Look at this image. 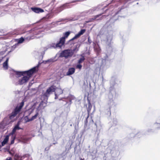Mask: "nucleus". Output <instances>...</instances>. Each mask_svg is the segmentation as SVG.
I'll list each match as a JSON object with an SVG mask.
<instances>
[{
  "label": "nucleus",
  "mask_w": 160,
  "mask_h": 160,
  "mask_svg": "<svg viewBox=\"0 0 160 160\" xmlns=\"http://www.w3.org/2000/svg\"><path fill=\"white\" fill-rule=\"evenodd\" d=\"M113 28L112 24H109L108 22H107L99 33V35L101 38H105L106 50L107 54H110L112 51Z\"/></svg>",
  "instance_id": "f257e3e1"
},
{
  "label": "nucleus",
  "mask_w": 160,
  "mask_h": 160,
  "mask_svg": "<svg viewBox=\"0 0 160 160\" xmlns=\"http://www.w3.org/2000/svg\"><path fill=\"white\" fill-rule=\"evenodd\" d=\"M120 82V81L116 76L112 77L110 80V92L108 94V104L109 107L108 112L107 113L108 114L111 115V108L116 106V104L113 100V98L116 94L115 88L118 86Z\"/></svg>",
  "instance_id": "f03ea898"
},
{
  "label": "nucleus",
  "mask_w": 160,
  "mask_h": 160,
  "mask_svg": "<svg viewBox=\"0 0 160 160\" xmlns=\"http://www.w3.org/2000/svg\"><path fill=\"white\" fill-rule=\"evenodd\" d=\"M38 66V65L28 70L24 71L14 70V72L18 78V81L15 82V85H22L27 83L33 74L37 70Z\"/></svg>",
  "instance_id": "7ed1b4c3"
},
{
  "label": "nucleus",
  "mask_w": 160,
  "mask_h": 160,
  "mask_svg": "<svg viewBox=\"0 0 160 160\" xmlns=\"http://www.w3.org/2000/svg\"><path fill=\"white\" fill-rule=\"evenodd\" d=\"M24 102H22L19 105H18L12 113L10 115L9 117L10 119H12L19 113L21 109L24 105Z\"/></svg>",
  "instance_id": "20e7f679"
},
{
  "label": "nucleus",
  "mask_w": 160,
  "mask_h": 160,
  "mask_svg": "<svg viewBox=\"0 0 160 160\" xmlns=\"http://www.w3.org/2000/svg\"><path fill=\"white\" fill-rule=\"evenodd\" d=\"M73 54L71 51V49H67L63 50L59 54V57L64 58L67 59L72 57Z\"/></svg>",
  "instance_id": "39448f33"
},
{
  "label": "nucleus",
  "mask_w": 160,
  "mask_h": 160,
  "mask_svg": "<svg viewBox=\"0 0 160 160\" xmlns=\"http://www.w3.org/2000/svg\"><path fill=\"white\" fill-rule=\"evenodd\" d=\"M20 124V122L18 121L17 124L14 127L12 132L9 133V135H11V141L10 143L11 144H13L14 143V140L16 139V136L14 135V134L15 133L16 131L22 129V128H20L19 127Z\"/></svg>",
  "instance_id": "423d86ee"
},
{
  "label": "nucleus",
  "mask_w": 160,
  "mask_h": 160,
  "mask_svg": "<svg viewBox=\"0 0 160 160\" xmlns=\"http://www.w3.org/2000/svg\"><path fill=\"white\" fill-rule=\"evenodd\" d=\"M55 87L53 86H51L48 88L44 94V95L47 97H48L50 94H52L53 92L55 91Z\"/></svg>",
  "instance_id": "0eeeda50"
},
{
  "label": "nucleus",
  "mask_w": 160,
  "mask_h": 160,
  "mask_svg": "<svg viewBox=\"0 0 160 160\" xmlns=\"http://www.w3.org/2000/svg\"><path fill=\"white\" fill-rule=\"evenodd\" d=\"M85 31L86 30L84 29H81L78 34H76L69 41L68 43H70L74 40L78 38L80 36L82 35L85 32Z\"/></svg>",
  "instance_id": "6e6552de"
},
{
  "label": "nucleus",
  "mask_w": 160,
  "mask_h": 160,
  "mask_svg": "<svg viewBox=\"0 0 160 160\" xmlns=\"http://www.w3.org/2000/svg\"><path fill=\"white\" fill-rule=\"evenodd\" d=\"M64 38H60L58 42L56 43V47L57 48H61L62 47L64 46L65 43Z\"/></svg>",
  "instance_id": "1a4fd4ad"
},
{
  "label": "nucleus",
  "mask_w": 160,
  "mask_h": 160,
  "mask_svg": "<svg viewBox=\"0 0 160 160\" xmlns=\"http://www.w3.org/2000/svg\"><path fill=\"white\" fill-rule=\"evenodd\" d=\"M104 58L100 60V61L101 63L100 65V68H101L102 67L105 65L106 64L107 61H108L107 54L106 55Z\"/></svg>",
  "instance_id": "9d476101"
},
{
  "label": "nucleus",
  "mask_w": 160,
  "mask_h": 160,
  "mask_svg": "<svg viewBox=\"0 0 160 160\" xmlns=\"http://www.w3.org/2000/svg\"><path fill=\"white\" fill-rule=\"evenodd\" d=\"M63 92V91L60 88H57L56 89L55 92V98L56 99L58 98V96L60 94H62Z\"/></svg>",
  "instance_id": "9b49d317"
},
{
  "label": "nucleus",
  "mask_w": 160,
  "mask_h": 160,
  "mask_svg": "<svg viewBox=\"0 0 160 160\" xmlns=\"http://www.w3.org/2000/svg\"><path fill=\"white\" fill-rule=\"evenodd\" d=\"M80 46V44L79 43H77L74 46L73 49H71L73 54L74 53H77L79 51Z\"/></svg>",
  "instance_id": "f8f14e48"
},
{
  "label": "nucleus",
  "mask_w": 160,
  "mask_h": 160,
  "mask_svg": "<svg viewBox=\"0 0 160 160\" xmlns=\"http://www.w3.org/2000/svg\"><path fill=\"white\" fill-rule=\"evenodd\" d=\"M32 10L36 13H39L44 12V10L42 8H32Z\"/></svg>",
  "instance_id": "ddd939ff"
},
{
  "label": "nucleus",
  "mask_w": 160,
  "mask_h": 160,
  "mask_svg": "<svg viewBox=\"0 0 160 160\" xmlns=\"http://www.w3.org/2000/svg\"><path fill=\"white\" fill-rule=\"evenodd\" d=\"M152 125V127L155 129H160V122H156Z\"/></svg>",
  "instance_id": "4468645a"
},
{
  "label": "nucleus",
  "mask_w": 160,
  "mask_h": 160,
  "mask_svg": "<svg viewBox=\"0 0 160 160\" xmlns=\"http://www.w3.org/2000/svg\"><path fill=\"white\" fill-rule=\"evenodd\" d=\"M56 56L54 57L51 58L49 59H48L46 61H45L44 62L45 63H52L56 61L57 60L56 59Z\"/></svg>",
  "instance_id": "2eb2a0df"
},
{
  "label": "nucleus",
  "mask_w": 160,
  "mask_h": 160,
  "mask_svg": "<svg viewBox=\"0 0 160 160\" xmlns=\"http://www.w3.org/2000/svg\"><path fill=\"white\" fill-rule=\"evenodd\" d=\"M98 8L97 7H93L89 10L86 11V13L88 14H93L94 13V12L96 11L97 10Z\"/></svg>",
  "instance_id": "dca6fc26"
},
{
  "label": "nucleus",
  "mask_w": 160,
  "mask_h": 160,
  "mask_svg": "<svg viewBox=\"0 0 160 160\" xmlns=\"http://www.w3.org/2000/svg\"><path fill=\"white\" fill-rule=\"evenodd\" d=\"M75 71V69L74 68H72L68 69V72L66 73L67 75L69 76L73 74Z\"/></svg>",
  "instance_id": "f3484780"
},
{
  "label": "nucleus",
  "mask_w": 160,
  "mask_h": 160,
  "mask_svg": "<svg viewBox=\"0 0 160 160\" xmlns=\"http://www.w3.org/2000/svg\"><path fill=\"white\" fill-rule=\"evenodd\" d=\"M9 58H7V59L4 62L3 64V66L5 70L7 69H8V62L9 60Z\"/></svg>",
  "instance_id": "a211bd4d"
},
{
  "label": "nucleus",
  "mask_w": 160,
  "mask_h": 160,
  "mask_svg": "<svg viewBox=\"0 0 160 160\" xmlns=\"http://www.w3.org/2000/svg\"><path fill=\"white\" fill-rule=\"evenodd\" d=\"M151 126V128H148L147 130L146 133L147 134L153 133L154 132L155 130L152 127V125H150Z\"/></svg>",
  "instance_id": "6ab92c4d"
},
{
  "label": "nucleus",
  "mask_w": 160,
  "mask_h": 160,
  "mask_svg": "<svg viewBox=\"0 0 160 160\" xmlns=\"http://www.w3.org/2000/svg\"><path fill=\"white\" fill-rule=\"evenodd\" d=\"M39 115V113H38V110L37 109L36 112V113L35 114L33 115L32 118H31V120H32V121H33L35 119H36L38 116Z\"/></svg>",
  "instance_id": "aec40b11"
},
{
  "label": "nucleus",
  "mask_w": 160,
  "mask_h": 160,
  "mask_svg": "<svg viewBox=\"0 0 160 160\" xmlns=\"http://www.w3.org/2000/svg\"><path fill=\"white\" fill-rule=\"evenodd\" d=\"M81 57L78 61V64H81V63H82L85 59L84 56H82V55H81Z\"/></svg>",
  "instance_id": "412c9836"
},
{
  "label": "nucleus",
  "mask_w": 160,
  "mask_h": 160,
  "mask_svg": "<svg viewBox=\"0 0 160 160\" xmlns=\"http://www.w3.org/2000/svg\"><path fill=\"white\" fill-rule=\"evenodd\" d=\"M24 41V39L23 37H22L18 39L17 42L16 43L18 44V46L19 44L22 43Z\"/></svg>",
  "instance_id": "4be33fe9"
},
{
  "label": "nucleus",
  "mask_w": 160,
  "mask_h": 160,
  "mask_svg": "<svg viewBox=\"0 0 160 160\" xmlns=\"http://www.w3.org/2000/svg\"><path fill=\"white\" fill-rule=\"evenodd\" d=\"M102 14H99V15H96L94 16L93 18H90L88 21H87V22H92L95 19L98 18Z\"/></svg>",
  "instance_id": "5701e85b"
},
{
  "label": "nucleus",
  "mask_w": 160,
  "mask_h": 160,
  "mask_svg": "<svg viewBox=\"0 0 160 160\" xmlns=\"http://www.w3.org/2000/svg\"><path fill=\"white\" fill-rule=\"evenodd\" d=\"M18 46V44H17L16 43H15L13 46L11 47V50L9 52H10L14 50L15 48Z\"/></svg>",
  "instance_id": "b1692460"
},
{
  "label": "nucleus",
  "mask_w": 160,
  "mask_h": 160,
  "mask_svg": "<svg viewBox=\"0 0 160 160\" xmlns=\"http://www.w3.org/2000/svg\"><path fill=\"white\" fill-rule=\"evenodd\" d=\"M70 33L71 32L70 31H68L64 33V37H62V38H64V41H65V38H67L69 36Z\"/></svg>",
  "instance_id": "393cba45"
},
{
  "label": "nucleus",
  "mask_w": 160,
  "mask_h": 160,
  "mask_svg": "<svg viewBox=\"0 0 160 160\" xmlns=\"http://www.w3.org/2000/svg\"><path fill=\"white\" fill-rule=\"evenodd\" d=\"M24 120L25 121V123H27L28 122L32 121L31 118H29L28 116H26L24 117Z\"/></svg>",
  "instance_id": "a878e982"
},
{
  "label": "nucleus",
  "mask_w": 160,
  "mask_h": 160,
  "mask_svg": "<svg viewBox=\"0 0 160 160\" xmlns=\"http://www.w3.org/2000/svg\"><path fill=\"white\" fill-rule=\"evenodd\" d=\"M56 45V44H55L54 43H52L50 45L49 48H57Z\"/></svg>",
  "instance_id": "bb28decb"
},
{
  "label": "nucleus",
  "mask_w": 160,
  "mask_h": 160,
  "mask_svg": "<svg viewBox=\"0 0 160 160\" xmlns=\"http://www.w3.org/2000/svg\"><path fill=\"white\" fill-rule=\"evenodd\" d=\"M11 135H10L9 134V135H8L6 136L5 138H4L3 141H4L5 142H8L9 138V136H10Z\"/></svg>",
  "instance_id": "cd10ccee"
},
{
  "label": "nucleus",
  "mask_w": 160,
  "mask_h": 160,
  "mask_svg": "<svg viewBox=\"0 0 160 160\" xmlns=\"http://www.w3.org/2000/svg\"><path fill=\"white\" fill-rule=\"evenodd\" d=\"M11 135H10L9 134V135H8L6 136L5 138H4L3 141H4L5 142H8L9 138V136H10Z\"/></svg>",
  "instance_id": "c85d7f7f"
},
{
  "label": "nucleus",
  "mask_w": 160,
  "mask_h": 160,
  "mask_svg": "<svg viewBox=\"0 0 160 160\" xmlns=\"http://www.w3.org/2000/svg\"><path fill=\"white\" fill-rule=\"evenodd\" d=\"M66 6V5L64 4L62 5V6L60 7L59 8V10L60 12L61 11L63 10L65 8V7Z\"/></svg>",
  "instance_id": "c756f323"
},
{
  "label": "nucleus",
  "mask_w": 160,
  "mask_h": 160,
  "mask_svg": "<svg viewBox=\"0 0 160 160\" xmlns=\"http://www.w3.org/2000/svg\"><path fill=\"white\" fill-rule=\"evenodd\" d=\"M94 49L96 50L98 52H99L100 51V48L99 46H96L95 47H94Z\"/></svg>",
  "instance_id": "7c9ffc66"
},
{
  "label": "nucleus",
  "mask_w": 160,
  "mask_h": 160,
  "mask_svg": "<svg viewBox=\"0 0 160 160\" xmlns=\"http://www.w3.org/2000/svg\"><path fill=\"white\" fill-rule=\"evenodd\" d=\"M7 143V142H4V141L3 140V141L1 142V145L0 144V149L2 147L5 145Z\"/></svg>",
  "instance_id": "2f4dec72"
},
{
  "label": "nucleus",
  "mask_w": 160,
  "mask_h": 160,
  "mask_svg": "<svg viewBox=\"0 0 160 160\" xmlns=\"http://www.w3.org/2000/svg\"><path fill=\"white\" fill-rule=\"evenodd\" d=\"M7 143V142H4V141L3 140V141L1 142V145L0 144V149L2 147L5 145Z\"/></svg>",
  "instance_id": "473e14b6"
},
{
  "label": "nucleus",
  "mask_w": 160,
  "mask_h": 160,
  "mask_svg": "<svg viewBox=\"0 0 160 160\" xmlns=\"http://www.w3.org/2000/svg\"><path fill=\"white\" fill-rule=\"evenodd\" d=\"M76 67L80 69H81L82 68V65L80 64H78L77 65Z\"/></svg>",
  "instance_id": "72a5a7b5"
},
{
  "label": "nucleus",
  "mask_w": 160,
  "mask_h": 160,
  "mask_svg": "<svg viewBox=\"0 0 160 160\" xmlns=\"http://www.w3.org/2000/svg\"><path fill=\"white\" fill-rule=\"evenodd\" d=\"M15 157L18 159V160H21L22 159V157H21L18 155H16Z\"/></svg>",
  "instance_id": "f704fd0d"
},
{
  "label": "nucleus",
  "mask_w": 160,
  "mask_h": 160,
  "mask_svg": "<svg viewBox=\"0 0 160 160\" xmlns=\"http://www.w3.org/2000/svg\"><path fill=\"white\" fill-rule=\"evenodd\" d=\"M88 42L89 43V44H90L91 43L92 41L90 39V37H89L88 38Z\"/></svg>",
  "instance_id": "c9c22d12"
},
{
  "label": "nucleus",
  "mask_w": 160,
  "mask_h": 160,
  "mask_svg": "<svg viewBox=\"0 0 160 160\" xmlns=\"http://www.w3.org/2000/svg\"><path fill=\"white\" fill-rule=\"evenodd\" d=\"M113 122H114V123L115 124V125H116L117 124V122H118V121H117V120L116 119H113Z\"/></svg>",
  "instance_id": "e433bc0d"
},
{
  "label": "nucleus",
  "mask_w": 160,
  "mask_h": 160,
  "mask_svg": "<svg viewBox=\"0 0 160 160\" xmlns=\"http://www.w3.org/2000/svg\"><path fill=\"white\" fill-rule=\"evenodd\" d=\"M6 51V50L4 51H0V55H2V54H4Z\"/></svg>",
  "instance_id": "4c0bfd02"
},
{
  "label": "nucleus",
  "mask_w": 160,
  "mask_h": 160,
  "mask_svg": "<svg viewBox=\"0 0 160 160\" xmlns=\"http://www.w3.org/2000/svg\"><path fill=\"white\" fill-rule=\"evenodd\" d=\"M89 117V115H88V116H87V118H86V120L85 121V123H86L88 122V118Z\"/></svg>",
  "instance_id": "58836bf2"
},
{
  "label": "nucleus",
  "mask_w": 160,
  "mask_h": 160,
  "mask_svg": "<svg viewBox=\"0 0 160 160\" xmlns=\"http://www.w3.org/2000/svg\"><path fill=\"white\" fill-rule=\"evenodd\" d=\"M5 160H12V158L10 157H8Z\"/></svg>",
  "instance_id": "ea45409f"
},
{
  "label": "nucleus",
  "mask_w": 160,
  "mask_h": 160,
  "mask_svg": "<svg viewBox=\"0 0 160 160\" xmlns=\"http://www.w3.org/2000/svg\"><path fill=\"white\" fill-rule=\"evenodd\" d=\"M50 148L49 147H47L45 148V151H48L49 149Z\"/></svg>",
  "instance_id": "a19ab883"
},
{
  "label": "nucleus",
  "mask_w": 160,
  "mask_h": 160,
  "mask_svg": "<svg viewBox=\"0 0 160 160\" xmlns=\"http://www.w3.org/2000/svg\"><path fill=\"white\" fill-rule=\"evenodd\" d=\"M104 17H106V15H103V16H102V17H101V18L100 19H98L97 20H101L102 19V18H103Z\"/></svg>",
  "instance_id": "79ce46f5"
},
{
  "label": "nucleus",
  "mask_w": 160,
  "mask_h": 160,
  "mask_svg": "<svg viewBox=\"0 0 160 160\" xmlns=\"http://www.w3.org/2000/svg\"><path fill=\"white\" fill-rule=\"evenodd\" d=\"M4 58L3 57H0V63L1 62V61H2V59H3Z\"/></svg>",
  "instance_id": "37998d69"
},
{
  "label": "nucleus",
  "mask_w": 160,
  "mask_h": 160,
  "mask_svg": "<svg viewBox=\"0 0 160 160\" xmlns=\"http://www.w3.org/2000/svg\"><path fill=\"white\" fill-rule=\"evenodd\" d=\"M121 9H120V10L119 11H118V12H117L116 13V14H118L119 13V12H121Z\"/></svg>",
  "instance_id": "c03bdc74"
},
{
  "label": "nucleus",
  "mask_w": 160,
  "mask_h": 160,
  "mask_svg": "<svg viewBox=\"0 0 160 160\" xmlns=\"http://www.w3.org/2000/svg\"><path fill=\"white\" fill-rule=\"evenodd\" d=\"M38 33H36V34H39V33H41V32H40V31H38Z\"/></svg>",
  "instance_id": "a18cd8bd"
},
{
  "label": "nucleus",
  "mask_w": 160,
  "mask_h": 160,
  "mask_svg": "<svg viewBox=\"0 0 160 160\" xmlns=\"http://www.w3.org/2000/svg\"><path fill=\"white\" fill-rule=\"evenodd\" d=\"M57 143V142H54V143H53L52 144H56Z\"/></svg>",
  "instance_id": "49530a36"
},
{
  "label": "nucleus",
  "mask_w": 160,
  "mask_h": 160,
  "mask_svg": "<svg viewBox=\"0 0 160 160\" xmlns=\"http://www.w3.org/2000/svg\"><path fill=\"white\" fill-rule=\"evenodd\" d=\"M52 146V144H51L49 146V148H50V147Z\"/></svg>",
  "instance_id": "de8ad7c7"
},
{
  "label": "nucleus",
  "mask_w": 160,
  "mask_h": 160,
  "mask_svg": "<svg viewBox=\"0 0 160 160\" xmlns=\"http://www.w3.org/2000/svg\"><path fill=\"white\" fill-rule=\"evenodd\" d=\"M80 160H84V159H82V158H80Z\"/></svg>",
  "instance_id": "09e8293b"
},
{
  "label": "nucleus",
  "mask_w": 160,
  "mask_h": 160,
  "mask_svg": "<svg viewBox=\"0 0 160 160\" xmlns=\"http://www.w3.org/2000/svg\"><path fill=\"white\" fill-rule=\"evenodd\" d=\"M95 125L96 126V127H97V124L96 123H95Z\"/></svg>",
  "instance_id": "8fccbe9b"
},
{
  "label": "nucleus",
  "mask_w": 160,
  "mask_h": 160,
  "mask_svg": "<svg viewBox=\"0 0 160 160\" xmlns=\"http://www.w3.org/2000/svg\"><path fill=\"white\" fill-rule=\"evenodd\" d=\"M61 21V20L60 21H57V22H60V21Z\"/></svg>",
  "instance_id": "3c124183"
},
{
  "label": "nucleus",
  "mask_w": 160,
  "mask_h": 160,
  "mask_svg": "<svg viewBox=\"0 0 160 160\" xmlns=\"http://www.w3.org/2000/svg\"><path fill=\"white\" fill-rule=\"evenodd\" d=\"M40 105H41V104H39V106H40Z\"/></svg>",
  "instance_id": "603ef678"
},
{
  "label": "nucleus",
  "mask_w": 160,
  "mask_h": 160,
  "mask_svg": "<svg viewBox=\"0 0 160 160\" xmlns=\"http://www.w3.org/2000/svg\"><path fill=\"white\" fill-rule=\"evenodd\" d=\"M33 111V110H32V111ZM32 111H31V112H32Z\"/></svg>",
  "instance_id": "864d4df0"
},
{
  "label": "nucleus",
  "mask_w": 160,
  "mask_h": 160,
  "mask_svg": "<svg viewBox=\"0 0 160 160\" xmlns=\"http://www.w3.org/2000/svg\"><path fill=\"white\" fill-rule=\"evenodd\" d=\"M30 83H29V85H30Z\"/></svg>",
  "instance_id": "5fc2aeb1"
}]
</instances>
